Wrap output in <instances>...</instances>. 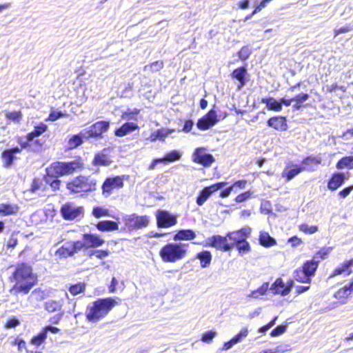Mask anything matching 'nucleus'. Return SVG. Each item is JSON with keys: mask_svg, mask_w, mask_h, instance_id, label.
Wrapping results in <instances>:
<instances>
[{"mask_svg": "<svg viewBox=\"0 0 353 353\" xmlns=\"http://www.w3.org/2000/svg\"><path fill=\"white\" fill-rule=\"evenodd\" d=\"M330 250V248H322L314 253L312 259L305 261L300 267L294 270V281L301 283L310 284L319 263L328 256Z\"/></svg>", "mask_w": 353, "mask_h": 353, "instance_id": "1", "label": "nucleus"}, {"mask_svg": "<svg viewBox=\"0 0 353 353\" xmlns=\"http://www.w3.org/2000/svg\"><path fill=\"white\" fill-rule=\"evenodd\" d=\"M117 305V302L113 297L97 299L87 307L85 319L89 323H96L105 318Z\"/></svg>", "mask_w": 353, "mask_h": 353, "instance_id": "2", "label": "nucleus"}, {"mask_svg": "<svg viewBox=\"0 0 353 353\" xmlns=\"http://www.w3.org/2000/svg\"><path fill=\"white\" fill-rule=\"evenodd\" d=\"M98 181L91 175L79 174L69 180L65 185L72 194L87 195L97 190Z\"/></svg>", "mask_w": 353, "mask_h": 353, "instance_id": "3", "label": "nucleus"}, {"mask_svg": "<svg viewBox=\"0 0 353 353\" xmlns=\"http://www.w3.org/2000/svg\"><path fill=\"white\" fill-rule=\"evenodd\" d=\"M188 245L181 242L167 243L159 250V256L165 263H176L186 257Z\"/></svg>", "mask_w": 353, "mask_h": 353, "instance_id": "4", "label": "nucleus"}, {"mask_svg": "<svg viewBox=\"0 0 353 353\" xmlns=\"http://www.w3.org/2000/svg\"><path fill=\"white\" fill-rule=\"evenodd\" d=\"M250 228H242L239 230L229 232V239L232 241V248L236 247L239 254L243 255L251 251L250 243L247 238L250 236Z\"/></svg>", "mask_w": 353, "mask_h": 353, "instance_id": "5", "label": "nucleus"}, {"mask_svg": "<svg viewBox=\"0 0 353 353\" xmlns=\"http://www.w3.org/2000/svg\"><path fill=\"white\" fill-rule=\"evenodd\" d=\"M129 179V175H112L105 178L101 188V194L105 197H109L112 194L120 190L124 187L125 181Z\"/></svg>", "mask_w": 353, "mask_h": 353, "instance_id": "6", "label": "nucleus"}, {"mask_svg": "<svg viewBox=\"0 0 353 353\" xmlns=\"http://www.w3.org/2000/svg\"><path fill=\"white\" fill-rule=\"evenodd\" d=\"M48 130V125L43 122L36 125L34 130L26 136V141L23 142V148H31L32 150H39L41 148L42 143L36 138L41 136Z\"/></svg>", "mask_w": 353, "mask_h": 353, "instance_id": "7", "label": "nucleus"}, {"mask_svg": "<svg viewBox=\"0 0 353 353\" xmlns=\"http://www.w3.org/2000/svg\"><path fill=\"white\" fill-rule=\"evenodd\" d=\"M229 232L225 236L213 235L210 236L204 246L215 248L221 252H228L232 249V241H230Z\"/></svg>", "mask_w": 353, "mask_h": 353, "instance_id": "8", "label": "nucleus"}, {"mask_svg": "<svg viewBox=\"0 0 353 353\" xmlns=\"http://www.w3.org/2000/svg\"><path fill=\"white\" fill-rule=\"evenodd\" d=\"M60 213L64 220L73 221L83 216L84 209L82 206H77L74 203L68 201L61 205Z\"/></svg>", "mask_w": 353, "mask_h": 353, "instance_id": "9", "label": "nucleus"}, {"mask_svg": "<svg viewBox=\"0 0 353 353\" xmlns=\"http://www.w3.org/2000/svg\"><path fill=\"white\" fill-rule=\"evenodd\" d=\"M227 185L226 181H219L201 190L196 198V203L199 206H202L207 200L216 191Z\"/></svg>", "mask_w": 353, "mask_h": 353, "instance_id": "10", "label": "nucleus"}, {"mask_svg": "<svg viewBox=\"0 0 353 353\" xmlns=\"http://www.w3.org/2000/svg\"><path fill=\"white\" fill-rule=\"evenodd\" d=\"M81 245L77 240L66 242L65 244L61 245L55 251L54 254L59 259L73 256L75 254L81 251Z\"/></svg>", "mask_w": 353, "mask_h": 353, "instance_id": "11", "label": "nucleus"}, {"mask_svg": "<svg viewBox=\"0 0 353 353\" xmlns=\"http://www.w3.org/2000/svg\"><path fill=\"white\" fill-rule=\"evenodd\" d=\"M149 221V216L146 215L138 216L135 214L128 215L124 219L125 225L131 231L146 228Z\"/></svg>", "mask_w": 353, "mask_h": 353, "instance_id": "12", "label": "nucleus"}, {"mask_svg": "<svg viewBox=\"0 0 353 353\" xmlns=\"http://www.w3.org/2000/svg\"><path fill=\"white\" fill-rule=\"evenodd\" d=\"M157 225L159 228H168L177 223V216L164 210L156 212Z\"/></svg>", "mask_w": 353, "mask_h": 353, "instance_id": "13", "label": "nucleus"}, {"mask_svg": "<svg viewBox=\"0 0 353 353\" xmlns=\"http://www.w3.org/2000/svg\"><path fill=\"white\" fill-rule=\"evenodd\" d=\"M82 241L77 240L81 243V250H87L101 246L105 241L97 234L84 233L82 234Z\"/></svg>", "mask_w": 353, "mask_h": 353, "instance_id": "14", "label": "nucleus"}, {"mask_svg": "<svg viewBox=\"0 0 353 353\" xmlns=\"http://www.w3.org/2000/svg\"><path fill=\"white\" fill-rule=\"evenodd\" d=\"M205 148H197L192 153V161L203 165L205 168L210 167L215 161L212 154L205 153Z\"/></svg>", "mask_w": 353, "mask_h": 353, "instance_id": "15", "label": "nucleus"}, {"mask_svg": "<svg viewBox=\"0 0 353 353\" xmlns=\"http://www.w3.org/2000/svg\"><path fill=\"white\" fill-rule=\"evenodd\" d=\"M110 127V123L106 121H99L91 125L85 130L87 139H99L102 137V134L108 131Z\"/></svg>", "mask_w": 353, "mask_h": 353, "instance_id": "16", "label": "nucleus"}, {"mask_svg": "<svg viewBox=\"0 0 353 353\" xmlns=\"http://www.w3.org/2000/svg\"><path fill=\"white\" fill-rule=\"evenodd\" d=\"M294 285V280L289 279L287 284H285L281 277L276 278L270 288L274 294H280L281 296L288 295Z\"/></svg>", "mask_w": 353, "mask_h": 353, "instance_id": "17", "label": "nucleus"}, {"mask_svg": "<svg viewBox=\"0 0 353 353\" xmlns=\"http://www.w3.org/2000/svg\"><path fill=\"white\" fill-rule=\"evenodd\" d=\"M217 121L218 119L216 111L214 110H210L197 121L196 126L200 130H207L213 127Z\"/></svg>", "mask_w": 353, "mask_h": 353, "instance_id": "18", "label": "nucleus"}, {"mask_svg": "<svg viewBox=\"0 0 353 353\" xmlns=\"http://www.w3.org/2000/svg\"><path fill=\"white\" fill-rule=\"evenodd\" d=\"M37 276L32 272V268L23 264V293H28L30 290L37 285Z\"/></svg>", "mask_w": 353, "mask_h": 353, "instance_id": "19", "label": "nucleus"}, {"mask_svg": "<svg viewBox=\"0 0 353 353\" xmlns=\"http://www.w3.org/2000/svg\"><path fill=\"white\" fill-rule=\"evenodd\" d=\"M267 125L279 132H285L288 128L287 117L281 115L270 117L267 121Z\"/></svg>", "mask_w": 353, "mask_h": 353, "instance_id": "20", "label": "nucleus"}, {"mask_svg": "<svg viewBox=\"0 0 353 353\" xmlns=\"http://www.w3.org/2000/svg\"><path fill=\"white\" fill-rule=\"evenodd\" d=\"M20 154L21 149L18 147L3 151L1 154L3 167L6 168H10L14 163L15 160L19 159V156Z\"/></svg>", "mask_w": 353, "mask_h": 353, "instance_id": "21", "label": "nucleus"}, {"mask_svg": "<svg viewBox=\"0 0 353 353\" xmlns=\"http://www.w3.org/2000/svg\"><path fill=\"white\" fill-rule=\"evenodd\" d=\"M353 258L345 260L343 263L336 267L330 274V278L339 275L349 276L352 274Z\"/></svg>", "mask_w": 353, "mask_h": 353, "instance_id": "22", "label": "nucleus"}, {"mask_svg": "<svg viewBox=\"0 0 353 353\" xmlns=\"http://www.w3.org/2000/svg\"><path fill=\"white\" fill-rule=\"evenodd\" d=\"M65 175L72 174L73 173L81 171L84 169L85 165L82 158L77 157L73 161L63 162Z\"/></svg>", "mask_w": 353, "mask_h": 353, "instance_id": "23", "label": "nucleus"}, {"mask_svg": "<svg viewBox=\"0 0 353 353\" xmlns=\"http://www.w3.org/2000/svg\"><path fill=\"white\" fill-rule=\"evenodd\" d=\"M347 177L345 173L341 172H335L330 176L327 181V188L330 191H335L339 188L345 181Z\"/></svg>", "mask_w": 353, "mask_h": 353, "instance_id": "24", "label": "nucleus"}, {"mask_svg": "<svg viewBox=\"0 0 353 353\" xmlns=\"http://www.w3.org/2000/svg\"><path fill=\"white\" fill-rule=\"evenodd\" d=\"M301 163L303 165L301 168H303V171H314L315 170V167L322 163V158L319 155L307 156L302 160Z\"/></svg>", "mask_w": 353, "mask_h": 353, "instance_id": "25", "label": "nucleus"}, {"mask_svg": "<svg viewBox=\"0 0 353 353\" xmlns=\"http://www.w3.org/2000/svg\"><path fill=\"white\" fill-rule=\"evenodd\" d=\"M139 127L137 123L133 122H125L119 128L115 129L114 133L116 137H123L130 133L138 130Z\"/></svg>", "mask_w": 353, "mask_h": 353, "instance_id": "26", "label": "nucleus"}, {"mask_svg": "<svg viewBox=\"0 0 353 353\" xmlns=\"http://www.w3.org/2000/svg\"><path fill=\"white\" fill-rule=\"evenodd\" d=\"M247 75L248 71L245 66L239 67L234 69L231 73L232 77L239 81V84L237 85L238 89L242 88L245 85Z\"/></svg>", "mask_w": 353, "mask_h": 353, "instance_id": "27", "label": "nucleus"}, {"mask_svg": "<svg viewBox=\"0 0 353 353\" xmlns=\"http://www.w3.org/2000/svg\"><path fill=\"white\" fill-rule=\"evenodd\" d=\"M95 227L99 232H112L119 229V224L112 220H102L98 221Z\"/></svg>", "mask_w": 353, "mask_h": 353, "instance_id": "28", "label": "nucleus"}, {"mask_svg": "<svg viewBox=\"0 0 353 353\" xmlns=\"http://www.w3.org/2000/svg\"><path fill=\"white\" fill-rule=\"evenodd\" d=\"M196 236L195 232L192 229H181L178 230L173 236L175 241H192Z\"/></svg>", "mask_w": 353, "mask_h": 353, "instance_id": "29", "label": "nucleus"}, {"mask_svg": "<svg viewBox=\"0 0 353 353\" xmlns=\"http://www.w3.org/2000/svg\"><path fill=\"white\" fill-rule=\"evenodd\" d=\"M248 181L245 179H241L234 181L232 183L229 187L226 188L223 190H222L219 194V197L221 198H226L230 196L232 191L234 189L243 190L247 185Z\"/></svg>", "mask_w": 353, "mask_h": 353, "instance_id": "30", "label": "nucleus"}, {"mask_svg": "<svg viewBox=\"0 0 353 353\" xmlns=\"http://www.w3.org/2000/svg\"><path fill=\"white\" fill-rule=\"evenodd\" d=\"M290 167H286L283 171L281 172V176L283 179L285 180V181H290L296 175L300 174L303 171V168H301V166L298 165H292L290 166V169H288Z\"/></svg>", "mask_w": 353, "mask_h": 353, "instance_id": "31", "label": "nucleus"}, {"mask_svg": "<svg viewBox=\"0 0 353 353\" xmlns=\"http://www.w3.org/2000/svg\"><path fill=\"white\" fill-rule=\"evenodd\" d=\"M112 163L110 157L103 152H97L94 154L92 161L93 166H108Z\"/></svg>", "mask_w": 353, "mask_h": 353, "instance_id": "32", "label": "nucleus"}, {"mask_svg": "<svg viewBox=\"0 0 353 353\" xmlns=\"http://www.w3.org/2000/svg\"><path fill=\"white\" fill-rule=\"evenodd\" d=\"M194 259H199L201 267L205 268L210 266L212 259V255L210 251L203 250L200 252H198L195 255Z\"/></svg>", "mask_w": 353, "mask_h": 353, "instance_id": "33", "label": "nucleus"}, {"mask_svg": "<svg viewBox=\"0 0 353 353\" xmlns=\"http://www.w3.org/2000/svg\"><path fill=\"white\" fill-rule=\"evenodd\" d=\"M261 103L265 104L268 110L280 112L283 108V106L281 105L280 99L276 100L273 97L262 98Z\"/></svg>", "mask_w": 353, "mask_h": 353, "instance_id": "34", "label": "nucleus"}, {"mask_svg": "<svg viewBox=\"0 0 353 353\" xmlns=\"http://www.w3.org/2000/svg\"><path fill=\"white\" fill-rule=\"evenodd\" d=\"M259 244L264 248H270L277 244L276 241L268 232H261L259 236Z\"/></svg>", "mask_w": 353, "mask_h": 353, "instance_id": "35", "label": "nucleus"}, {"mask_svg": "<svg viewBox=\"0 0 353 353\" xmlns=\"http://www.w3.org/2000/svg\"><path fill=\"white\" fill-rule=\"evenodd\" d=\"M351 294L352 292H350L349 288L347 285H345L334 292V296L340 303H345Z\"/></svg>", "mask_w": 353, "mask_h": 353, "instance_id": "36", "label": "nucleus"}, {"mask_svg": "<svg viewBox=\"0 0 353 353\" xmlns=\"http://www.w3.org/2000/svg\"><path fill=\"white\" fill-rule=\"evenodd\" d=\"M48 169L52 176L57 178L65 175L63 163L61 161L52 163Z\"/></svg>", "mask_w": 353, "mask_h": 353, "instance_id": "37", "label": "nucleus"}, {"mask_svg": "<svg viewBox=\"0 0 353 353\" xmlns=\"http://www.w3.org/2000/svg\"><path fill=\"white\" fill-rule=\"evenodd\" d=\"M337 170H352L353 169V155L345 156L341 158L336 163Z\"/></svg>", "mask_w": 353, "mask_h": 353, "instance_id": "38", "label": "nucleus"}, {"mask_svg": "<svg viewBox=\"0 0 353 353\" xmlns=\"http://www.w3.org/2000/svg\"><path fill=\"white\" fill-rule=\"evenodd\" d=\"M62 306V303L56 300H49L44 304L45 310L49 313H53L56 312H60L63 311Z\"/></svg>", "mask_w": 353, "mask_h": 353, "instance_id": "39", "label": "nucleus"}, {"mask_svg": "<svg viewBox=\"0 0 353 353\" xmlns=\"http://www.w3.org/2000/svg\"><path fill=\"white\" fill-rule=\"evenodd\" d=\"M174 132V129H158L150 134V139L151 141H155L157 139L163 141L166 137Z\"/></svg>", "mask_w": 353, "mask_h": 353, "instance_id": "40", "label": "nucleus"}, {"mask_svg": "<svg viewBox=\"0 0 353 353\" xmlns=\"http://www.w3.org/2000/svg\"><path fill=\"white\" fill-rule=\"evenodd\" d=\"M270 288L269 283L264 282L256 290H252L248 296L252 299H259L261 296L265 295Z\"/></svg>", "mask_w": 353, "mask_h": 353, "instance_id": "41", "label": "nucleus"}, {"mask_svg": "<svg viewBox=\"0 0 353 353\" xmlns=\"http://www.w3.org/2000/svg\"><path fill=\"white\" fill-rule=\"evenodd\" d=\"M86 289V283L85 282H78L72 284L68 288V291L72 296H77L79 294H83Z\"/></svg>", "mask_w": 353, "mask_h": 353, "instance_id": "42", "label": "nucleus"}, {"mask_svg": "<svg viewBox=\"0 0 353 353\" xmlns=\"http://www.w3.org/2000/svg\"><path fill=\"white\" fill-rule=\"evenodd\" d=\"M308 99L309 94L307 93L301 92L295 95V97H293V101L295 102L293 105V109L299 110L303 107V103L305 102Z\"/></svg>", "mask_w": 353, "mask_h": 353, "instance_id": "43", "label": "nucleus"}, {"mask_svg": "<svg viewBox=\"0 0 353 353\" xmlns=\"http://www.w3.org/2000/svg\"><path fill=\"white\" fill-rule=\"evenodd\" d=\"M164 67V62L162 60H158L145 65L143 70H149L150 72H157L161 70Z\"/></svg>", "mask_w": 353, "mask_h": 353, "instance_id": "44", "label": "nucleus"}, {"mask_svg": "<svg viewBox=\"0 0 353 353\" xmlns=\"http://www.w3.org/2000/svg\"><path fill=\"white\" fill-rule=\"evenodd\" d=\"M5 117L10 122L19 123L21 119L20 110L6 111Z\"/></svg>", "mask_w": 353, "mask_h": 353, "instance_id": "45", "label": "nucleus"}, {"mask_svg": "<svg viewBox=\"0 0 353 353\" xmlns=\"http://www.w3.org/2000/svg\"><path fill=\"white\" fill-rule=\"evenodd\" d=\"M47 339V334L45 333V331L41 330V331L36 336H33L30 343L35 347H39L42 343H43Z\"/></svg>", "mask_w": 353, "mask_h": 353, "instance_id": "46", "label": "nucleus"}, {"mask_svg": "<svg viewBox=\"0 0 353 353\" xmlns=\"http://www.w3.org/2000/svg\"><path fill=\"white\" fill-rule=\"evenodd\" d=\"M83 141L82 136L80 134L72 135L68 141V145L70 149H74L81 145Z\"/></svg>", "mask_w": 353, "mask_h": 353, "instance_id": "47", "label": "nucleus"}, {"mask_svg": "<svg viewBox=\"0 0 353 353\" xmlns=\"http://www.w3.org/2000/svg\"><path fill=\"white\" fill-rule=\"evenodd\" d=\"M254 192L251 190H246L243 192L239 194L234 198V201L237 203H241L248 201V199L254 197L253 196Z\"/></svg>", "mask_w": 353, "mask_h": 353, "instance_id": "48", "label": "nucleus"}, {"mask_svg": "<svg viewBox=\"0 0 353 353\" xmlns=\"http://www.w3.org/2000/svg\"><path fill=\"white\" fill-rule=\"evenodd\" d=\"M299 230L305 234H312L318 232L319 227L317 225L309 226L307 223H301L298 226Z\"/></svg>", "mask_w": 353, "mask_h": 353, "instance_id": "49", "label": "nucleus"}, {"mask_svg": "<svg viewBox=\"0 0 353 353\" xmlns=\"http://www.w3.org/2000/svg\"><path fill=\"white\" fill-rule=\"evenodd\" d=\"M18 208L15 205H1L0 206V215L7 216L16 213Z\"/></svg>", "mask_w": 353, "mask_h": 353, "instance_id": "50", "label": "nucleus"}, {"mask_svg": "<svg viewBox=\"0 0 353 353\" xmlns=\"http://www.w3.org/2000/svg\"><path fill=\"white\" fill-rule=\"evenodd\" d=\"M181 158V154L176 150H172L167 153L163 157L161 158L162 161L173 162Z\"/></svg>", "mask_w": 353, "mask_h": 353, "instance_id": "51", "label": "nucleus"}, {"mask_svg": "<svg viewBox=\"0 0 353 353\" xmlns=\"http://www.w3.org/2000/svg\"><path fill=\"white\" fill-rule=\"evenodd\" d=\"M92 214L95 218L99 219L109 216V210L103 207L97 206L92 209Z\"/></svg>", "mask_w": 353, "mask_h": 353, "instance_id": "52", "label": "nucleus"}, {"mask_svg": "<svg viewBox=\"0 0 353 353\" xmlns=\"http://www.w3.org/2000/svg\"><path fill=\"white\" fill-rule=\"evenodd\" d=\"M46 297V292L44 290H41V288H37L34 290L30 296V299H34L37 301H41L43 300Z\"/></svg>", "mask_w": 353, "mask_h": 353, "instance_id": "53", "label": "nucleus"}, {"mask_svg": "<svg viewBox=\"0 0 353 353\" xmlns=\"http://www.w3.org/2000/svg\"><path fill=\"white\" fill-rule=\"evenodd\" d=\"M250 54L251 51L248 46H243L237 52V55L241 61L248 59Z\"/></svg>", "mask_w": 353, "mask_h": 353, "instance_id": "54", "label": "nucleus"}, {"mask_svg": "<svg viewBox=\"0 0 353 353\" xmlns=\"http://www.w3.org/2000/svg\"><path fill=\"white\" fill-rule=\"evenodd\" d=\"M287 330V324H282L276 326L270 332V336L272 337L278 336L283 334Z\"/></svg>", "mask_w": 353, "mask_h": 353, "instance_id": "55", "label": "nucleus"}, {"mask_svg": "<svg viewBox=\"0 0 353 353\" xmlns=\"http://www.w3.org/2000/svg\"><path fill=\"white\" fill-rule=\"evenodd\" d=\"M110 254V252L108 250H92L90 256H95L98 259H103L106 258Z\"/></svg>", "mask_w": 353, "mask_h": 353, "instance_id": "56", "label": "nucleus"}, {"mask_svg": "<svg viewBox=\"0 0 353 353\" xmlns=\"http://www.w3.org/2000/svg\"><path fill=\"white\" fill-rule=\"evenodd\" d=\"M215 335L216 332L214 331L209 330L202 334L201 340L205 343H210Z\"/></svg>", "mask_w": 353, "mask_h": 353, "instance_id": "57", "label": "nucleus"}, {"mask_svg": "<svg viewBox=\"0 0 353 353\" xmlns=\"http://www.w3.org/2000/svg\"><path fill=\"white\" fill-rule=\"evenodd\" d=\"M353 190V184L350 185L338 192V196L339 199H345L351 192Z\"/></svg>", "mask_w": 353, "mask_h": 353, "instance_id": "58", "label": "nucleus"}, {"mask_svg": "<svg viewBox=\"0 0 353 353\" xmlns=\"http://www.w3.org/2000/svg\"><path fill=\"white\" fill-rule=\"evenodd\" d=\"M140 112V110L137 108H134L133 110L128 109L125 112H123L121 114V118L123 119H130L132 118V115H137Z\"/></svg>", "mask_w": 353, "mask_h": 353, "instance_id": "59", "label": "nucleus"}, {"mask_svg": "<svg viewBox=\"0 0 353 353\" xmlns=\"http://www.w3.org/2000/svg\"><path fill=\"white\" fill-rule=\"evenodd\" d=\"M42 183V180L41 179L34 178L32 181L31 186L29 190L31 192H34L37 190H40L41 188Z\"/></svg>", "mask_w": 353, "mask_h": 353, "instance_id": "60", "label": "nucleus"}, {"mask_svg": "<svg viewBox=\"0 0 353 353\" xmlns=\"http://www.w3.org/2000/svg\"><path fill=\"white\" fill-rule=\"evenodd\" d=\"M353 30V26L346 25L338 29L334 30V37H336L340 34H343Z\"/></svg>", "mask_w": 353, "mask_h": 353, "instance_id": "61", "label": "nucleus"}, {"mask_svg": "<svg viewBox=\"0 0 353 353\" xmlns=\"http://www.w3.org/2000/svg\"><path fill=\"white\" fill-rule=\"evenodd\" d=\"M65 115L66 114H64L60 111H52L49 114L47 120L50 121H55L60 118L64 117Z\"/></svg>", "mask_w": 353, "mask_h": 353, "instance_id": "62", "label": "nucleus"}, {"mask_svg": "<svg viewBox=\"0 0 353 353\" xmlns=\"http://www.w3.org/2000/svg\"><path fill=\"white\" fill-rule=\"evenodd\" d=\"M46 182L50 185L52 191L56 192L60 189L61 184V181L60 179H55L51 181L47 180Z\"/></svg>", "mask_w": 353, "mask_h": 353, "instance_id": "63", "label": "nucleus"}, {"mask_svg": "<svg viewBox=\"0 0 353 353\" xmlns=\"http://www.w3.org/2000/svg\"><path fill=\"white\" fill-rule=\"evenodd\" d=\"M20 324L19 320L17 319L15 317L12 316L8 319L5 327L6 328H13L18 326Z\"/></svg>", "mask_w": 353, "mask_h": 353, "instance_id": "64", "label": "nucleus"}]
</instances>
